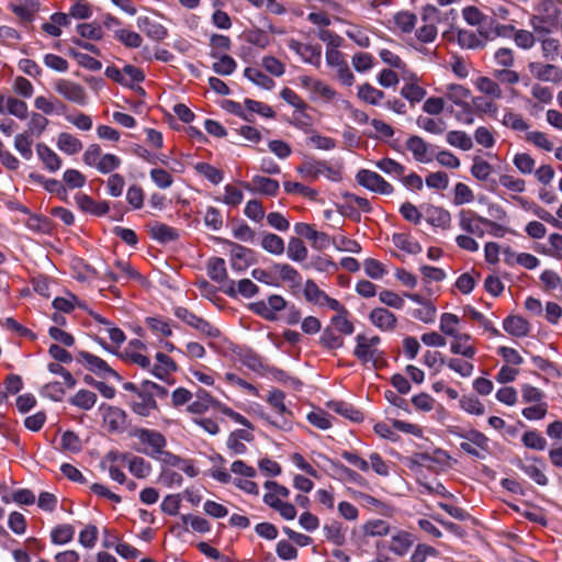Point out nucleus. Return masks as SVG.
<instances>
[{
	"label": "nucleus",
	"instance_id": "1",
	"mask_svg": "<svg viewBox=\"0 0 562 562\" xmlns=\"http://www.w3.org/2000/svg\"><path fill=\"white\" fill-rule=\"evenodd\" d=\"M380 342L379 336L367 337L363 334H359L356 337L353 356L362 364L371 363L376 369L384 362V351L379 348Z\"/></svg>",
	"mask_w": 562,
	"mask_h": 562
},
{
	"label": "nucleus",
	"instance_id": "2",
	"mask_svg": "<svg viewBox=\"0 0 562 562\" xmlns=\"http://www.w3.org/2000/svg\"><path fill=\"white\" fill-rule=\"evenodd\" d=\"M284 398V392L278 389L270 391L267 397V402L276 409V412L280 415L281 418L271 419L268 415L265 414H261V417L268 423H270L272 426L288 431L292 428V413L286 407Z\"/></svg>",
	"mask_w": 562,
	"mask_h": 562
},
{
	"label": "nucleus",
	"instance_id": "3",
	"mask_svg": "<svg viewBox=\"0 0 562 562\" xmlns=\"http://www.w3.org/2000/svg\"><path fill=\"white\" fill-rule=\"evenodd\" d=\"M133 436L144 446L143 448L137 449V451L150 458H157L167 445L166 438L157 430L136 428Z\"/></svg>",
	"mask_w": 562,
	"mask_h": 562
},
{
	"label": "nucleus",
	"instance_id": "4",
	"mask_svg": "<svg viewBox=\"0 0 562 562\" xmlns=\"http://www.w3.org/2000/svg\"><path fill=\"white\" fill-rule=\"evenodd\" d=\"M175 315L177 318L181 319L187 325L199 330L206 337L215 338L218 337L221 334L220 330L216 327H214L211 323H209L202 317H199L198 315L189 311L187 307H176Z\"/></svg>",
	"mask_w": 562,
	"mask_h": 562
},
{
	"label": "nucleus",
	"instance_id": "5",
	"mask_svg": "<svg viewBox=\"0 0 562 562\" xmlns=\"http://www.w3.org/2000/svg\"><path fill=\"white\" fill-rule=\"evenodd\" d=\"M54 89L60 97L69 102L76 103L78 105L87 104V91L78 82L71 81L69 79H57L54 82Z\"/></svg>",
	"mask_w": 562,
	"mask_h": 562
},
{
	"label": "nucleus",
	"instance_id": "6",
	"mask_svg": "<svg viewBox=\"0 0 562 562\" xmlns=\"http://www.w3.org/2000/svg\"><path fill=\"white\" fill-rule=\"evenodd\" d=\"M325 57L327 65L336 69L338 80L345 86H352L355 76L345 60L342 53L336 48H328Z\"/></svg>",
	"mask_w": 562,
	"mask_h": 562
},
{
	"label": "nucleus",
	"instance_id": "7",
	"mask_svg": "<svg viewBox=\"0 0 562 562\" xmlns=\"http://www.w3.org/2000/svg\"><path fill=\"white\" fill-rule=\"evenodd\" d=\"M78 361L83 363L86 368L101 378H114L117 381L122 380V376L112 369L103 359L88 352L80 351L78 353Z\"/></svg>",
	"mask_w": 562,
	"mask_h": 562
},
{
	"label": "nucleus",
	"instance_id": "8",
	"mask_svg": "<svg viewBox=\"0 0 562 562\" xmlns=\"http://www.w3.org/2000/svg\"><path fill=\"white\" fill-rule=\"evenodd\" d=\"M465 441L460 443V448L476 459H484L488 452V438L479 430H470L463 436Z\"/></svg>",
	"mask_w": 562,
	"mask_h": 562
},
{
	"label": "nucleus",
	"instance_id": "9",
	"mask_svg": "<svg viewBox=\"0 0 562 562\" xmlns=\"http://www.w3.org/2000/svg\"><path fill=\"white\" fill-rule=\"evenodd\" d=\"M356 179L360 186L375 193L391 194L393 192V187L376 172L361 169Z\"/></svg>",
	"mask_w": 562,
	"mask_h": 562
},
{
	"label": "nucleus",
	"instance_id": "10",
	"mask_svg": "<svg viewBox=\"0 0 562 562\" xmlns=\"http://www.w3.org/2000/svg\"><path fill=\"white\" fill-rule=\"evenodd\" d=\"M296 170L303 178L308 180H315L321 175H326L330 179H336L338 176V172L325 161L314 159H306Z\"/></svg>",
	"mask_w": 562,
	"mask_h": 562
},
{
	"label": "nucleus",
	"instance_id": "11",
	"mask_svg": "<svg viewBox=\"0 0 562 562\" xmlns=\"http://www.w3.org/2000/svg\"><path fill=\"white\" fill-rule=\"evenodd\" d=\"M528 68L538 80L552 83H560L562 81V69L555 65L530 63Z\"/></svg>",
	"mask_w": 562,
	"mask_h": 562
},
{
	"label": "nucleus",
	"instance_id": "12",
	"mask_svg": "<svg viewBox=\"0 0 562 562\" xmlns=\"http://www.w3.org/2000/svg\"><path fill=\"white\" fill-rule=\"evenodd\" d=\"M288 46L300 55L304 61L315 66L319 65L322 54L321 46L304 44L296 40H290Z\"/></svg>",
	"mask_w": 562,
	"mask_h": 562
},
{
	"label": "nucleus",
	"instance_id": "13",
	"mask_svg": "<svg viewBox=\"0 0 562 562\" xmlns=\"http://www.w3.org/2000/svg\"><path fill=\"white\" fill-rule=\"evenodd\" d=\"M231 246L232 268L241 272L252 263V250L235 243Z\"/></svg>",
	"mask_w": 562,
	"mask_h": 562
},
{
	"label": "nucleus",
	"instance_id": "14",
	"mask_svg": "<svg viewBox=\"0 0 562 562\" xmlns=\"http://www.w3.org/2000/svg\"><path fill=\"white\" fill-rule=\"evenodd\" d=\"M222 291L231 297H236L237 294L244 297H252L258 293L259 289L251 280L243 279L237 283V289L232 280L227 281V285L222 286Z\"/></svg>",
	"mask_w": 562,
	"mask_h": 562
},
{
	"label": "nucleus",
	"instance_id": "15",
	"mask_svg": "<svg viewBox=\"0 0 562 562\" xmlns=\"http://www.w3.org/2000/svg\"><path fill=\"white\" fill-rule=\"evenodd\" d=\"M247 190L259 192L266 195L274 196L279 192V182L274 179L255 176L251 183H244Z\"/></svg>",
	"mask_w": 562,
	"mask_h": 562
},
{
	"label": "nucleus",
	"instance_id": "16",
	"mask_svg": "<svg viewBox=\"0 0 562 562\" xmlns=\"http://www.w3.org/2000/svg\"><path fill=\"white\" fill-rule=\"evenodd\" d=\"M104 423L111 432H121L126 425V413L116 406H109L104 413Z\"/></svg>",
	"mask_w": 562,
	"mask_h": 562
},
{
	"label": "nucleus",
	"instance_id": "17",
	"mask_svg": "<svg viewBox=\"0 0 562 562\" xmlns=\"http://www.w3.org/2000/svg\"><path fill=\"white\" fill-rule=\"evenodd\" d=\"M137 26L149 38L157 42L165 40L168 35V31L162 24L153 21L148 16H139L137 19Z\"/></svg>",
	"mask_w": 562,
	"mask_h": 562
},
{
	"label": "nucleus",
	"instance_id": "18",
	"mask_svg": "<svg viewBox=\"0 0 562 562\" xmlns=\"http://www.w3.org/2000/svg\"><path fill=\"white\" fill-rule=\"evenodd\" d=\"M131 408L135 414L147 417L157 409V403L146 390L142 389L140 393L131 401Z\"/></svg>",
	"mask_w": 562,
	"mask_h": 562
},
{
	"label": "nucleus",
	"instance_id": "19",
	"mask_svg": "<svg viewBox=\"0 0 562 562\" xmlns=\"http://www.w3.org/2000/svg\"><path fill=\"white\" fill-rule=\"evenodd\" d=\"M370 321L381 330H393L396 327V316L386 308H373L369 315Z\"/></svg>",
	"mask_w": 562,
	"mask_h": 562
},
{
	"label": "nucleus",
	"instance_id": "20",
	"mask_svg": "<svg viewBox=\"0 0 562 562\" xmlns=\"http://www.w3.org/2000/svg\"><path fill=\"white\" fill-rule=\"evenodd\" d=\"M415 542V538L407 531H398L391 538L389 549L396 555H405Z\"/></svg>",
	"mask_w": 562,
	"mask_h": 562
},
{
	"label": "nucleus",
	"instance_id": "21",
	"mask_svg": "<svg viewBox=\"0 0 562 562\" xmlns=\"http://www.w3.org/2000/svg\"><path fill=\"white\" fill-rule=\"evenodd\" d=\"M471 340V336L469 334H460L453 336V340L450 345V350L453 355H460L465 358L472 359L476 353V349L473 345L468 344Z\"/></svg>",
	"mask_w": 562,
	"mask_h": 562
},
{
	"label": "nucleus",
	"instance_id": "22",
	"mask_svg": "<svg viewBox=\"0 0 562 562\" xmlns=\"http://www.w3.org/2000/svg\"><path fill=\"white\" fill-rule=\"evenodd\" d=\"M36 151L38 155V158L42 160L46 169H48L50 172H55L60 169L61 167V159L60 157L52 150L47 145L45 144H37L36 145Z\"/></svg>",
	"mask_w": 562,
	"mask_h": 562
},
{
	"label": "nucleus",
	"instance_id": "23",
	"mask_svg": "<svg viewBox=\"0 0 562 562\" xmlns=\"http://www.w3.org/2000/svg\"><path fill=\"white\" fill-rule=\"evenodd\" d=\"M504 329L512 336L524 337L530 331L529 323L520 316H508L503 323Z\"/></svg>",
	"mask_w": 562,
	"mask_h": 562
},
{
	"label": "nucleus",
	"instance_id": "24",
	"mask_svg": "<svg viewBox=\"0 0 562 562\" xmlns=\"http://www.w3.org/2000/svg\"><path fill=\"white\" fill-rule=\"evenodd\" d=\"M115 267L120 271V274H116L112 271L105 270L104 274L105 277L114 282L120 281V279L125 280H143L139 272H137L128 262H124L121 260H117L115 262Z\"/></svg>",
	"mask_w": 562,
	"mask_h": 562
},
{
	"label": "nucleus",
	"instance_id": "25",
	"mask_svg": "<svg viewBox=\"0 0 562 562\" xmlns=\"http://www.w3.org/2000/svg\"><path fill=\"white\" fill-rule=\"evenodd\" d=\"M207 274L209 277L217 282L223 283V285H227V271L225 266V260L223 258H211L207 262Z\"/></svg>",
	"mask_w": 562,
	"mask_h": 562
},
{
	"label": "nucleus",
	"instance_id": "26",
	"mask_svg": "<svg viewBox=\"0 0 562 562\" xmlns=\"http://www.w3.org/2000/svg\"><path fill=\"white\" fill-rule=\"evenodd\" d=\"M427 222L432 226L447 229L450 227L451 215L440 206H430L427 209Z\"/></svg>",
	"mask_w": 562,
	"mask_h": 562
},
{
	"label": "nucleus",
	"instance_id": "27",
	"mask_svg": "<svg viewBox=\"0 0 562 562\" xmlns=\"http://www.w3.org/2000/svg\"><path fill=\"white\" fill-rule=\"evenodd\" d=\"M406 148L413 154L414 158L419 162H428L430 158L427 157L428 144L419 136H411L406 140Z\"/></svg>",
	"mask_w": 562,
	"mask_h": 562
},
{
	"label": "nucleus",
	"instance_id": "28",
	"mask_svg": "<svg viewBox=\"0 0 562 562\" xmlns=\"http://www.w3.org/2000/svg\"><path fill=\"white\" fill-rule=\"evenodd\" d=\"M149 234L151 238L160 243H169L179 237L177 229L159 222H155L150 226Z\"/></svg>",
	"mask_w": 562,
	"mask_h": 562
},
{
	"label": "nucleus",
	"instance_id": "29",
	"mask_svg": "<svg viewBox=\"0 0 562 562\" xmlns=\"http://www.w3.org/2000/svg\"><path fill=\"white\" fill-rule=\"evenodd\" d=\"M327 406L336 412L337 414L344 416L345 418L359 423L363 419V414L356 409L352 405L345 402H329Z\"/></svg>",
	"mask_w": 562,
	"mask_h": 562
},
{
	"label": "nucleus",
	"instance_id": "30",
	"mask_svg": "<svg viewBox=\"0 0 562 562\" xmlns=\"http://www.w3.org/2000/svg\"><path fill=\"white\" fill-rule=\"evenodd\" d=\"M57 147L67 155H75L82 149V143L74 135L64 132L57 137Z\"/></svg>",
	"mask_w": 562,
	"mask_h": 562
},
{
	"label": "nucleus",
	"instance_id": "31",
	"mask_svg": "<svg viewBox=\"0 0 562 562\" xmlns=\"http://www.w3.org/2000/svg\"><path fill=\"white\" fill-rule=\"evenodd\" d=\"M470 97L471 91L461 85L451 83L447 86L446 98L458 106L469 103L468 99Z\"/></svg>",
	"mask_w": 562,
	"mask_h": 562
},
{
	"label": "nucleus",
	"instance_id": "32",
	"mask_svg": "<svg viewBox=\"0 0 562 562\" xmlns=\"http://www.w3.org/2000/svg\"><path fill=\"white\" fill-rule=\"evenodd\" d=\"M307 248L303 240L297 237H291L286 246L288 257L296 262H302L307 258Z\"/></svg>",
	"mask_w": 562,
	"mask_h": 562
},
{
	"label": "nucleus",
	"instance_id": "33",
	"mask_svg": "<svg viewBox=\"0 0 562 562\" xmlns=\"http://www.w3.org/2000/svg\"><path fill=\"white\" fill-rule=\"evenodd\" d=\"M261 247L271 255H282L285 247L283 239L272 233H263L261 238Z\"/></svg>",
	"mask_w": 562,
	"mask_h": 562
},
{
	"label": "nucleus",
	"instance_id": "34",
	"mask_svg": "<svg viewBox=\"0 0 562 562\" xmlns=\"http://www.w3.org/2000/svg\"><path fill=\"white\" fill-rule=\"evenodd\" d=\"M273 270L279 274L282 281L291 283L293 286H297L301 283V276L296 269L288 263H274Z\"/></svg>",
	"mask_w": 562,
	"mask_h": 562
},
{
	"label": "nucleus",
	"instance_id": "35",
	"mask_svg": "<svg viewBox=\"0 0 562 562\" xmlns=\"http://www.w3.org/2000/svg\"><path fill=\"white\" fill-rule=\"evenodd\" d=\"M392 241L397 248L408 254L416 255L422 251L420 244L416 240H413L411 236L407 234H394L392 237Z\"/></svg>",
	"mask_w": 562,
	"mask_h": 562
},
{
	"label": "nucleus",
	"instance_id": "36",
	"mask_svg": "<svg viewBox=\"0 0 562 562\" xmlns=\"http://www.w3.org/2000/svg\"><path fill=\"white\" fill-rule=\"evenodd\" d=\"M358 97L369 104L376 105L384 98V92L370 83H363L358 88Z\"/></svg>",
	"mask_w": 562,
	"mask_h": 562
},
{
	"label": "nucleus",
	"instance_id": "37",
	"mask_svg": "<svg viewBox=\"0 0 562 562\" xmlns=\"http://www.w3.org/2000/svg\"><path fill=\"white\" fill-rule=\"evenodd\" d=\"M97 402V394L89 390H79L71 398L70 403L81 409H91Z\"/></svg>",
	"mask_w": 562,
	"mask_h": 562
},
{
	"label": "nucleus",
	"instance_id": "38",
	"mask_svg": "<svg viewBox=\"0 0 562 562\" xmlns=\"http://www.w3.org/2000/svg\"><path fill=\"white\" fill-rule=\"evenodd\" d=\"M446 139L449 145L462 150H470L473 147L472 138L463 131H450Z\"/></svg>",
	"mask_w": 562,
	"mask_h": 562
},
{
	"label": "nucleus",
	"instance_id": "39",
	"mask_svg": "<svg viewBox=\"0 0 562 562\" xmlns=\"http://www.w3.org/2000/svg\"><path fill=\"white\" fill-rule=\"evenodd\" d=\"M476 88L480 92L486 94L492 99L502 98V89L499 85L488 77H480L475 82Z\"/></svg>",
	"mask_w": 562,
	"mask_h": 562
},
{
	"label": "nucleus",
	"instance_id": "40",
	"mask_svg": "<svg viewBox=\"0 0 562 562\" xmlns=\"http://www.w3.org/2000/svg\"><path fill=\"white\" fill-rule=\"evenodd\" d=\"M244 76L255 85L266 90H271L274 87V81L269 76L256 68H246L244 70Z\"/></svg>",
	"mask_w": 562,
	"mask_h": 562
},
{
	"label": "nucleus",
	"instance_id": "41",
	"mask_svg": "<svg viewBox=\"0 0 562 562\" xmlns=\"http://www.w3.org/2000/svg\"><path fill=\"white\" fill-rule=\"evenodd\" d=\"M115 38L128 48H138L142 46V36L133 31L119 29L114 32Z\"/></svg>",
	"mask_w": 562,
	"mask_h": 562
},
{
	"label": "nucleus",
	"instance_id": "42",
	"mask_svg": "<svg viewBox=\"0 0 562 562\" xmlns=\"http://www.w3.org/2000/svg\"><path fill=\"white\" fill-rule=\"evenodd\" d=\"M459 217V226L462 231H464L468 234H471L472 232H477V224L479 217H482L481 215H477L475 212L470 210H461L458 214Z\"/></svg>",
	"mask_w": 562,
	"mask_h": 562
},
{
	"label": "nucleus",
	"instance_id": "43",
	"mask_svg": "<svg viewBox=\"0 0 562 562\" xmlns=\"http://www.w3.org/2000/svg\"><path fill=\"white\" fill-rule=\"evenodd\" d=\"M363 533L369 537H382L390 532V525L383 519H373L367 521L363 527Z\"/></svg>",
	"mask_w": 562,
	"mask_h": 562
},
{
	"label": "nucleus",
	"instance_id": "44",
	"mask_svg": "<svg viewBox=\"0 0 562 562\" xmlns=\"http://www.w3.org/2000/svg\"><path fill=\"white\" fill-rule=\"evenodd\" d=\"M32 144H33V138L29 134V132H24V133L18 134L14 137V147H15V149L26 160H30L32 158V156H33Z\"/></svg>",
	"mask_w": 562,
	"mask_h": 562
},
{
	"label": "nucleus",
	"instance_id": "45",
	"mask_svg": "<svg viewBox=\"0 0 562 562\" xmlns=\"http://www.w3.org/2000/svg\"><path fill=\"white\" fill-rule=\"evenodd\" d=\"M426 93V90L415 82H407L401 89V95L408 100L411 104L420 102Z\"/></svg>",
	"mask_w": 562,
	"mask_h": 562
},
{
	"label": "nucleus",
	"instance_id": "46",
	"mask_svg": "<svg viewBox=\"0 0 562 562\" xmlns=\"http://www.w3.org/2000/svg\"><path fill=\"white\" fill-rule=\"evenodd\" d=\"M457 41L462 48L468 49L482 47L484 45L483 41L474 32L468 30H459Z\"/></svg>",
	"mask_w": 562,
	"mask_h": 562
},
{
	"label": "nucleus",
	"instance_id": "47",
	"mask_svg": "<svg viewBox=\"0 0 562 562\" xmlns=\"http://www.w3.org/2000/svg\"><path fill=\"white\" fill-rule=\"evenodd\" d=\"M231 38L222 34H213L210 37L211 56L213 58L218 57L222 53L231 49Z\"/></svg>",
	"mask_w": 562,
	"mask_h": 562
},
{
	"label": "nucleus",
	"instance_id": "48",
	"mask_svg": "<svg viewBox=\"0 0 562 562\" xmlns=\"http://www.w3.org/2000/svg\"><path fill=\"white\" fill-rule=\"evenodd\" d=\"M130 472L138 479L146 477L151 470L150 464L140 457H132L128 459Z\"/></svg>",
	"mask_w": 562,
	"mask_h": 562
},
{
	"label": "nucleus",
	"instance_id": "49",
	"mask_svg": "<svg viewBox=\"0 0 562 562\" xmlns=\"http://www.w3.org/2000/svg\"><path fill=\"white\" fill-rule=\"evenodd\" d=\"M521 441L525 447L533 450H544L547 440L536 430L526 431L522 435Z\"/></svg>",
	"mask_w": 562,
	"mask_h": 562
},
{
	"label": "nucleus",
	"instance_id": "50",
	"mask_svg": "<svg viewBox=\"0 0 562 562\" xmlns=\"http://www.w3.org/2000/svg\"><path fill=\"white\" fill-rule=\"evenodd\" d=\"M394 22L403 33H411L415 29L417 16L406 11L398 12L394 16Z\"/></svg>",
	"mask_w": 562,
	"mask_h": 562
},
{
	"label": "nucleus",
	"instance_id": "51",
	"mask_svg": "<svg viewBox=\"0 0 562 562\" xmlns=\"http://www.w3.org/2000/svg\"><path fill=\"white\" fill-rule=\"evenodd\" d=\"M218 60L212 66L213 70L221 76H228L236 69V61L228 55H218Z\"/></svg>",
	"mask_w": 562,
	"mask_h": 562
},
{
	"label": "nucleus",
	"instance_id": "52",
	"mask_svg": "<svg viewBox=\"0 0 562 562\" xmlns=\"http://www.w3.org/2000/svg\"><path fill=\"white\" fill-rule=\"evenodd\" d=\"M194 169L213 184H218L223 180L222 171L210 164L198 162Z\"/></svg>",
	"mask_w": 562,
	"mask_h": 562
},
{
	"label": "nucleus",
	"instance_id": "53",
	"mask_svg": "<svg viewBox=\"0 0 562 562\" xmlns=\"http://www.w3.org/2000/svg\"><path fill=\"white\" fill-rule=\"evenodd\" d=\"M75 528L71 525H59L52 531V541L56 544H65L72 540Z\"/></svg>",
	"mask_w": 562,
	"mask_h": 562
},
{
	"label": "nucleus",
	"instance_id": "54",
	"mask_svg": "<svg viewBox=\"0 0 562 562\" xmlns=\"http://www.w3.org/2000/svg\"><path fill=\"white\" fill-rule=\"evenodd\" d=\"M417 125L431 134H442L446 130V122L443 120H435L428 116H419Z\"/></svg>",
	"mask_w": 562,
	"mask_h": 562
},
{
	"label": "nucleus",
	"instance_id": "55",
	"mask_svg": "<svg viewBox=\"0 0 562 562\" xmlns=\"http://www.w3.org/2000/svg\"><path fill=\"white\" fill-rule=\"evenodd\" d=\"M304 296L308 302L323 305L326 293L313 280H307L304 285Z\"/></svg>",
	"mask_w": 562,
	"mask_h": 562
},
{
	"label": "nucleus",
	"instance_id": "56",
	"mask_svg": "<svg viewBox=\"0 0 562 562\" xmlns=\"http://www.w3.org/2000/svg\"><path fill=\"white\" fill-rule=\"evenodd\" d=\"M319 342L326 349H338L344 346V338L336 335L330 327H327L323 330Z\"/></svg>",
	"mask_w": 562,
	"mask_h": 562
},
{
	"label": "nucleus",
	"instance_id": "57",
	"mask_svg": "<svg viewBox=\"0 0 562 562\" xmlns=\"http://www.w3.org/2000/svg\"><path fill=\"white\" fill-rule=\"evenodd\" d=\"M333 467L335 468L337 474L340 475L342 480H347L361 486L366 485V480L359 473L349 469L342 463L333 462Z\"/></svg>",
	"mask_w": 562,
	"mask_h": 562
},
{
	"label": "nucleus",
	"instance_id": "58",
	"mask_svg": "<svg viewBox=\"0 0 562 562\" xmlns=\"http://www.w3.org/2000/svg\"><path fill=\"white\" fill-rule=\"evenodd\" d=\"M459 317L452 313H443L440 316V330L447 336H457V325L459 324Z\"/></svg>",
	"mask_w": 562,
	"mask_h": 562
},
{
	"label": "nucleus",
	"instance_id": "59",
	"mask_svg": "<svg viewBox=\"0 0 562 562\" xmlns=\"http://www.w3.org/2000/svg\"><path fill=\"white\" fill-rule=\"evenodd\" d=\"M515 167L524 175H530L535 170V159L526 153L516 154L513 160Z\"/></svg>",
	"mask_w": 562,
	"mask_h": 562
},
{
	"label": "nucleus",
	"instance_id": "60",
	"mask_svg": "<svg viewBox=\"0 0 562 562\" xmlns=\"http://www.w3.org/2000/svg\"><path fill=\"white\" fill-rule=\"evenodd\" d=\"M492 166L481 157H474L471 173L477 180L484 181L488 178Z\"/></svg>",
	"mask_w": 562,
	"mask_h": 562
},
{
	"label": "nucleus",
	"instance_id": "61",
	"mask_svg": "<svg viewBox=\"0 0 562 562\" xmlns=\"http://www.w3.org/2000/svg\"><path fill=\"white\" fill-rule=\"evenodd\" d=\"M474 200L473 191L465 183L458 182L454 187L453 203L462 205Z\"/></svg>",
	"mask_w": 562,
	"mask_h": 562
},
{
	"label": "nucleus",
	"instance_id": "62",
	"mask_svg": "<svg viewBox=\"0 0 562 562\" xmlns=\"http://www.w3.org/2000/svg\"><path fill=\"white\" fill-rule=\"evenodd\" d=\"M121 165V159L113 155V154H104L102 155L101 159L99 160L95 168L101 173H110L117 169Z\"/></svg>",
	"mask_w": 562,
	"mask_h": 562
},
{
	"label": "nucleus",
	"instance_id": "63",
	"mask_svg": "<svg viewBox=\"0 0 562 562\" xmlns=\"http://www.w3.org/2000/svg\"><path fill=\"white\" fill-rule=\"evenodd\" d=\"M77 32L85 38L99 41L103 37V31L100 25L94 23H82L77 25Z\"/></svg>",
	"mask_w": 562,
	"mask_h": 562
},
{
	"label": "nucleus",
	"instance_id": "64",
	"mask_svg": "<svg viewBox=\"0 0 562 562\" xmlns=\"http://www.w3.org/2000/svg\"><path fill=\"white\" fill-rule=\"evenodd\" d=\"M351 64L358 72H364L372 68L373 57L369 53L359 52L352 56Z\"/></svg>",
	"mask_w": 562,
	"mask_h": 562
}]
</instances>
